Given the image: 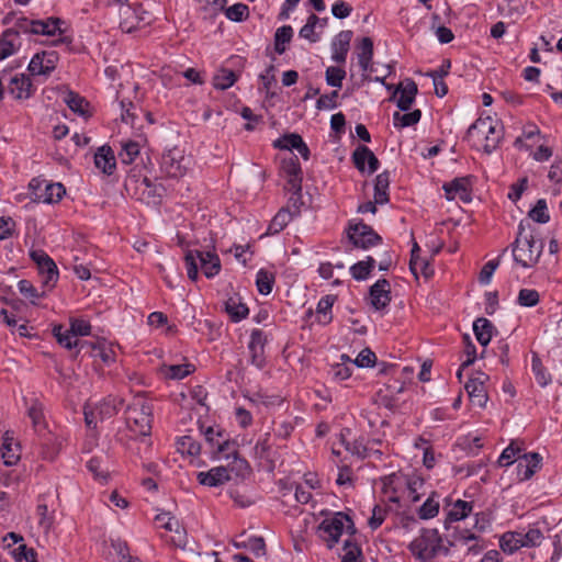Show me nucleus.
I'll list each match as a JSON object with an SVG mask.
<instances>
[{"mask_svg":"<svg viewBox=\"0 0 562 562\" xmlns=\"http://www.w3.org/2000/svg\"><path fill=\"white\" fill-rule=\"evenodd\" d=\"M153 408L142 396H135L125 409V424L127 432L121 435L119 440L128 449H132L131 441L138 438L149 437L151 434Z\"/></svg>","mask_w":562,"mask_h":562,"instance_id":"f257e3e1","label":"nucleus"},{"mask_svg":"<svg viewBox=\"0 0 562 562\" xmlns=\"http://www.w3.org/2000/svg\"><path fill=\"white\" fill-rule=\"evenodd\" d=\"M542 250L543 240L539 237L536 227L528 220H521L513 245L515 261L524 267H530L538 261Z\"/></svg>","mask_w":562,"mask_h":562,"instance_id":"f03ea898","label":"nucleus"},{"mask_svg":"<svg viewBox=\"0 0 562 562\" xmlns=\"http://www.w3.org/2000/svg\"><path fill=\"white\" fill-rule=\"evenodd\" d=\"M188 278L195 281L199 271L207 278H214L221 271L222 265L218 255L214 250H189L184 256Z\"/></svg>","mask_w":562,"mask_h":562,"instance_id":"7ed1b4c3","label":"nucleus"},{"mask_svg":"<svg viewBox=\"0 0 562 562\" xmlns=\"http://www.w3.org/2000/svg\"><path fill=\"white\" fill-rule=\"evenodd\" d=\"M321 538L333 549L339 541L344 531L350 537L356 533V527L351 518L344 513H336L333 517L325 518L318 527Z\"/></svg>","mask_w":562,"mask_h":562,"instance_id":"20e7f679","label":"nucleus"},{"mask_svg":"<svg viewBox=\"0 0 562 562\" xmlns=\"http://www.w3.org/2000/svg\"><path fill=\"white\" fill-rule=\"evenodd\" d=\"M91 333V325L89 322L79 318L70 319V328L64 330L63 325H55L53 335L57 342L66 349L79 347L80 349L90 345L88 341H80L78 336H89Z\"/></svg>","mask_w":562,"mask_h":562,"instance_id":"39448f33","label":"nucleus"},{"mask_svg":"<svg viewBox=\"0 0 562 562\" xmlns=\"http://www.w3.org/2000/svg\"><path fill=\"white\" fill-rule=\"evenodd\" d=\"M502 126L498 128V122L493 121L492 117L477 119L468 130V136H484V151L491 154L495 150L502 139Z\"/></svg>","mask_w":562,"mask_h":562,"instance_id":"423d86ee","label":"nucleus"},{"mask_svg":"<svg viewBox=\"0 0 562 562\" xmlns=\"http://www.w3.org/2000/svg\"><path fill=\"white\" fill-rule=\"evenodd\" d=\"M123 400L115 396H108L93 407L90 404L85 406V422L89 428H95L99 420H104L117 414Z\"/></svg>","mask_w":562,"mask_h":562,"instance_id":"0eeeda50","label":"nucleus"},{"mask_svg":"<svg viewBox=\"0 0 562 562\" xmlns=\"http://www.w3.org/2000/svg\"><path fill=\"white\" fill-rule=\"evenodd\" d=\"M348 238L355 247L367 249L382 241L373 228L362 222L349 224Z\"/></svg>","mask_w":562,"mask_h":562,"instance_id":"6e6552de","label":"nucleus"},{"mask_svg":"<svg viewBox=\"0 0 562 562\" xmlns=\"http://www.w3.org/2000/svg\"><path fill=\"white\" fill-rule=\"evenodd\" d=\"M189 159L177 149H170L164 153L160 161L161 171L170 178H180L188 170Z\"/></svg>","mask_w":562,"mask_h":562,"instance_id":"1a4fd4ad","label":"nucleus"},{"mask_svg":"<svg viewBox=\"0 0 562 562\" xmlns=\"http://www.w3.org/2000/svg\"><path fill=\"white\" fill-rule=\"evenodd\" d=\"M437 540V529H423L419 537L415 538L408 546L412 554L422 562L434 559L431 543Z\"/></svg>","mask_w":562,"mask_h":562,"instance_id":"9d476101","label":"nucleus"},{"mask_svg":"<svg viewBox=\"0 0 562 562\" xmlns=\"http://www.w3.org/2000/svg\"><path fill=\"white\" fill-rule=\"evenodd\" d=\"M281 171L288 177V184L291 191L300 196L302 192V168L300 161L293 153L284 157L281 161Z\"/></svg>","mask_w":562,"mask_h":562,"instance_id":"9b49d317","label":"nucleus"},{"mask_svg":"<svg viewBox=\"0 0 562 562\" xmlns=\"http://www.w3.org/2000/svg\"><path fill=\"white\" fill-rule=\"evenodd\" d=\"M57 61H58L57 52L43 50L41 53H36L32 57L27 69L33 76L49 75L52 71L55 70Z\"/></svg>","mask_w":562,"mask_h":562,"instance_id":"f8f14e48","label":"nucleus"},{"mask_svg":"<svg viewBox=\"0 0 562 562\" xmlns=\"http://www.w3.org/2000/svg\"><path fill=\"white\" fill-rule=\"evenodd\" d=\"M418 88L413 79H406L405 82L400 83L392 93L390 101H396L400 111H408L415 101Z\"/></svg>","mask_w":562,"mask_h":562,"instance_id":"ddd939ff","label":"nucleus"},{"mask_svg":"<svg viewBox=\"0 0 562 562\" xmlns=\"http://www.w3.org/2000/svg\"><path fill=\"white\" fill-rule=\"evenodd\" d=\"M471 176L456 178L450 182H446L442 189L446 192L448 200H453L457 196L463 202L471 200Z\"/></svg>","mask_w":562,"mask_h":562,"instance_id":"4468645a","label":"nucleus"},{"mask_svg":"<svg viewBox=\"0 0 562 562\" xmlns=\"http://www.w3.org/2000/svg\"><path fill=\"white\" fill-rule=\"evenodd\" d=\"M485 380H488V376L481 373L480 376L470 378L464 385L470 400L479 407H484L488 398L484 386Z\"/></svg>","mask_w":562,"mask_h":562,"instance_id":"2eb2a0df","label":"nucleus"},{"mask_svg":"<svg viewBox=\"0 0 562 562\" xmlns=\"http://www.w3.org/2000/svg\"><path fill=\"white\" fill-rule=\"evenodd\" d=\"M31 258L36 263L40 274L45 276L46 281L58 279V268L44 250L31 251Z\"/></svg>","mask_w":562,"mask_h":562,"instance_id":"dca6fc26","label":"nucleus"},{"mask_svg":"<svg viewBox=\"0 0 562 562\" xmlns=\"http://www.w3.org/2000/svg\"><path fill=\"white\" fill-rule=\"evenodd\" d=\"M517 471L522 480H529L540 468L542 457L537 452L525 453L522 457L518 456Z\"/></svg>","mask_w":562,"mask_h":562,"instance_id":"f3484780","label":"nucleus"},{"mask_svg":"<svg viewBox=\"0 0 562 562\" xmlns=\"http://www.w3.org/2000/svg\"><path fill=\"white\" fill-rule=\"evenodd\" d=\"M352 31L346 30L339 32L331 43L333 55L331 58L337 64H344L350 47L352 38Z\"/></svg>","mask_w":562,"mask_h":562,"instance_id":"a211bd4d","label":"nucleus"},{"mask_svg":"<svg viewBox=\"0 0 562 562\" xmlns=\"http://www.w3.org/2000/svg\"><path fill=\"white\" fill-rule=\"evenodd\" d=\"M196 480L201 485L215 487L228 482L231 480V475L227 468L215 467L207 472H199Z\"/></svg>","mask_w":562,"mask_h":562,"instance_id":"6ab92c4d","label":"nucleus"},{"mask_svg":"<svg viewBox=\"0 0 562 562\" xmlns=\"http://www.w3.org/2000/svg\"><path fill=\"white\" fill-rule=\"evenodd\" d=\"M390 285L391 283H373L371 285L369 292V301L374 310L381 311L389 305L391 301Z\"/></svg>","mask_w":562,"mask_h":562,"instance_id":"aec40b11","label":"nucleus"},{"mask_svg":"<svg viewBox=\"0 0 562 562\" xmlns=\"http://www.w3.org/2000/svg\"><path fill=\"white\" fill-rule=\"evenodd\" d=\"M94 165L105 175H112L116 167L115 156L110 146H101L94 154Z\"/></svg>","mask_w":562,"mask_h":562,"instance_id":"412c9836","label":"nucleus"},{"mask_svg":"<svg viewBox=\"0 0 562 562\" xmlns=\"http://www.w3.org/2000/svg\"><path fill=\"white\" fill-rule=\"evenodd\" d=\"M9 92L18 100L30 98L32 94L31 79L24 74L14 76L10 80Z\"/></svg>","mask_w":562,"mask_h":562,"instance_id":"4be33fe9","label":"nucleus"},{"mask_svg":"<svg viewBox=\"0 0 562 562\" xmlns=\"http://www.w3.org/2000/svg\"><path fill=\"white\" fill-rule=\"evenodd\" d=\"M225 312L229 315L233 322H239L247 317L249 310L245 303L240 301L238 294L229 296L225 302Z\"/></svg>","mask_w":562,"mask_h":562,"instance_id":"5701e85b","label":"nucleus"},{"mask_svg":"<svg viewBox=\"0 0 562 562\" xmlns=\"http://www.w3.org/2000/svg\"><path fill=\"white\" fill-rule=\"evenodd\" d=\"M473 509V505L470 502H465L462 499H458L453 507L449 510L447 514L446 520H445V528L449 529L450 524L454 521H460L464 518H467Z\"/></svg>","mask_w":562,"mask_h":562,"instance_id":"b1692460","label":"nucleus"},{"mask_svg":"<svg viewBox=\"0 0 562 562\" xmlns=\"http://www.w3.org/2000/svg\"><path fill=\"white\" fill-rule=\"evenodd\" d=\"M494 325L484 317H479L473 323V331L476 340L486 347L493 337Z\"/></svg>","mask_w":562,"mask_h":562,"instance_id":"393cba45","label":"nucleus"},{"mask_svg":"<svg viewBox=\"0 0 562 562\" xmlns=\"http://www.w3.org/2000/svg\"><path fill=\"white\" fill-rule=\"evenodd\" d=\"M45 189L43 193H35L36 198L42 200L45 203H57L63 196L66 194L65 187L60 183H47L45 180Z\"/></svg>","mask_w":562,"mask_h":562,"instance_id":"a878e982","label":"nucleus"},{"mask_svg":"<svg viewBox=\"0 0 562 562\" xmlns=\"http://www.w3.org/2000/svg\"><path fill=\"white\" fill-rule=\"evenodd\" d=\"M390 172L387 170L379 173L374 181L375 203L385 204L389 202Z\"/></svg>","mask_w":562,"mask_h":562,"instance_id":"bb28decb","label":"nucleus"},{"mask_svg":"<svg viewBox=\"0 0 562 562\" xmlns=\"http://www.w3.org/2000/svg\"><path fill=\"white\" fill-rule=\"evenodd\" d=\"M14 34L13 31L8 29L2 33L0 38V60L13 55L20 48L21 43Z\"/></svg>","mask_w":562,"mask_h":562,"instance_id":"cd10ccee","label":"nucleus"},{"mask_svg":"<svg viewBox=\"0 0 562 562\" xmlns=\"http://www.w3.org/2000/svg\"><path fill=\"white\" fill-rule=\"evenodd\" d=\"M27 416L31 418L33 428L36 432L41 434L46 428L44 406L38 400H32L31 405L27 408Z\"/></svg>","mask_w":562,"mask_h":562,"instance_id":"c85d7f7f","label":"nucleus"},{"mask_svg":"<svg viewBox=\"0 0 562 562\" xmlns=\"http://www.w3.org/2000/svg\"><path fill=\"white\" fill-rule=\"evenodd\" d=\"M87 347H91V356L93 358H100L104 364L109 366L115 361V352L113 350V347L111 345H108L104 339L98 341L97 344L90 342V345H88Z\"/></svg>","mask_w":562,"mask_h":562,"instance_id":"c756f323","label":"nucleus"},{"mask_svg":"<svg viewBox=\"0 0 562 562\" xmlns=\"http://www.w3.org/2000/svg\"><path fill=\"white\" fill-rule=\"evenodd\" d=\"M213 458H221L224 457L225 459H229L233 457L235 460L238 457V451L236 449L235 441H232L227 434H224V437L222 440L216 439V449L213 450Z\"/></svg>","mask_w":562,"mask_h":562,"instance_id":"7c9ffc66","label":"nucleus"},{"mask_svg":"<svg viewBox=\"0 0 562 562\" xmlns=\"http://www.w3.org/2000/svg\"><path fill=\"white\" fill-rule=\"evenodd\" d=\"M63 21L59 18H48L46 20H36L35 35L54 36L57 32L61 34L60 24Z\"/></svg>","mask_w":562,"mask_h":562,"instance_id":"2f4dec72","label":"nucleus"},{"mask_svg":"<svg viewBox=\"0 0 562 562\" xmlns=\"http://www.w3.org/2000/svg\"><path fill=\"white\" fill-rule=\"evenodd\" d=\"M161 373L167 379L171 380H182L192 372H194L195 367L191 363L183 364H171V366H162Z\"/></svg>","mask_w":562,"mask_h":562,"instance_id":"473e14b6","label":"nucleus"},{"mask_svg":"<svg viewBox=\"0 0 562 562\" xmlns=\"http://www.w3.org/2000/svg\"><path fill=\"white\" fill-rule=\"evenodd\" d=\"M499 547L506 553H514L524 547L521 542L520 531H507L499 539Z\"/></svg>","mask_w":562,"mask_h":562,"instance_id":"72a5a7b5","label":"nucleus"},{"mask_svg":"<svg viewBox=\"0 0 562 562\" xmlns=\"http://www.w3.org/2000/svg\"><path fill=\"white\" fill-rule=\"evenodd\" d=\"M292 217L293 214L288 209L282 207L279 210L268 226L267 235H276L280 233L289 224Z\"/></svg>","mask_w":562,"mask_h":562,"instance_id":"f704fd0d","label":"nucleus"},{"mask_svg":"<svg viewBox=\"0 0 562 562\" xmlns=\"http://www.w3.org/2000/svg\"><path fill=\"white\" fill-rule=\"evenodd\" d=\"M238 79V75L227 68H221L213 77V86L218 90H226L232 87Z\"/></svg>","mask_w":562,"mask_h":562,"instance_id":"c9c22d12","label":"nucleus"},{"mask_svg":"<svg viewBox=\"0 0 562 562\" xmlns=\"http://www.w3.org/2000/svg\"><path fill=\"white\" fill-rule=\"evenodd\" d=\"M64 101L72 112L81 116H85L87 114V108L89 103L83 97L79 95L78 93L74 91H68L64 98Z\"/></svg>","mask_w":562,"mask_h":562,"instance_id":"e433bc0d","label":"nucleus"},{"mask_svg":"<svg viewBox=\"0 0 562 562\" xmlns=\"http://www.w3.org/2000/svg\"><path fill=\"white\" fill-rule=\"evenodd\" d=\"M374 265L375 260L372 257H367L366 260L352 265L349 270L353 279L361 281L369 278Z\"/></svg>","mask_w":562,"mask_h":562,"instance_id":"4c0bfd02","label":"nucleus"},{"mask_svg":"<svg viewBox=\"0 0 562 562\" xmlns=\"http://www.w3.org/2000/svg\"><path fill=\"white\" fill-rule=\"evenodd\" d=\"M420 117L422 111L418 109L404 114L395 112L393 114V123L395 127L403 128L417 124L420 121Z\"/></svg>","mask_w":562,"mask_h":562,"instance_id":"58836bf2","label":"nucleus"},{"mask_svg":"<svg viewBox=\"0 0 562 562\" xmlns=\"http://www.w3.org/2000/svg\"><path fill=\"white\" fill-rule=\"evenodd\" d=\"M527 220L529 222L531 220L540 224H546L550 221V214L548 212V205L544 199H539L537 201L536 205L528 212Z\"/></svg>","mask_w":562,"mask_h":562,"instance_id":"ea45409f","label":"nucleus"},{"mask_svg":"<svg viewBox=\"0 0 562 562\" xmlns=\"http://www.w3.org/2000/svg\"><path fill=\"white\" fill-rule=\"evenodd\" d=\"M345 554L341 558V562H362L361 548L355 542L351 537L344 541Z\"/></svg>","mask_w":562,"mask_h":562,"instance_id":"a19ab883","label":"nucleus"},{"mask_svg":"<svg viewBox=\"0 0 562 562\" xmlns=\"http://www.w3.org/2000/svg\"><path fill=\"white\" fill-rule=\"evenodd\" d=\"M293 36V29L290 25L279 27L274 34V49L278 54L285 52L284 44L290 43Z\"/></svg>","mask_w":562,"mask_h":562,"instance_id":"79ce46f5","label":"nucleus"},{"mask_svg":"<svg viewBox=\"0 0 562 562\" xmlns=\"http://www.w3.org/2000/svg\"><path fill=\"white\" fill-rule=\"evenodd\" d=\"M36 513L40 517L38 525L45 533H48L54 526V510L49 512L44 503H38Z\"/></svg>","mask_w":562,"mask_h":562,"instance_id":"37998d69","label":"nucleus"},{"mask_svg":"<svg viewBox=\"0 0 562 562\" xmlns=\"http://www.w3.org/2000/svg\"><path fill=\"white\" fill-rule=\"evenodd\" d=\"M321 19L316 14H311L307 22L301 27L299 34L301 37L308 40L311 43H316L319 36L315 33V27Z\"/></svg>","mask_w":562,"mask_h":562,"instance_id":"c03bdc74","label":"nucleus"},{"mask_svg":"<svg viewBox=\"0 0 562 562\" xmlns=\"http://www.w3.org/2000/svg\"><path fill=\"white\" fill-rule=\"evenodd\" d=\"M139 155V145L136 142H127L122 146V150L119 153V158L122 164L130 165Z\"/></svg>","mask_w":562,"mask_h":562,"instance_id":"a18cd8bd","label":"nucleus"},{"mask_svg":"<svg viewBox=\"0 0 562 562\" xmlns=\"http://www.w3.org/2000/svg\"><path fill=\"white\" fill-rule=\"evenodd\" d=\"M35 22L36 20H30L25 16H21L16 19L14 25L8 30L13 31L15 33L14 36L19 38L20 34H34L33 30H35Z\"/></svg>","mask_w":562,"mask_h":562,"instance_id":"49530a36","label":"nucleus"},{"mask_svg":"<svg viewBox=\"0 0 562 562\" xmlns=\"http://www.w3.org/2000/svg\"><path fill=\"white\" fill-rule=\"evenodd\" d=\"M463 338H464V342H465L464 353L467 355V360L462 362L460 369L457 372V376L459 380H461V378H462V370L464 368L473 364L476 359V348H475L474 344L471 341L470 336L464 335Z\"/></svg>","mask_w":562,"mask_h":562,"instance_id":"de8ad7c7","label":"nucleus"},{"mask_svg":"<svg viewBox=\"0 0 562 562\" xmlns=\"http://www.w3.org/2000/svg\"><path fill=\"white\" fill-rule=\"evenodd\" d=\"M303 138L301 135L292 133L282 136L281 138L274 142V147L280 149H288L292 153L301 143Z\"/></svg>","mask_w":562,"mask_h":562,"instance_id":"09e8293b","label":"nucleus"},{"mask_svg":"<svg viewBox=\"0 0 562 562\" xmlns=\"http://www.w3.org/2000/svg\"><path fill=\"white\" fill-rule=\"evenodd\" d=\"M178 450L189 456H198L201 451V446L191 436H182L178 440Z\"/></svg>","mask_w":562,"mask_h":562,"instance_id":"8fccbe9b","label":"nucleus"},{"mask_svg":"<svg viewBox=\"0 0 562 562\" xmlns=\"http://www.w3.org/2000/svg\"><path fill=\"white\" fill-rule=\"evenodd\" d=\"M371 149L364 145H359L352 153L351 160L355 167L360 171L364 172L366 161L371 154Z\"/></svg>","mask_w":562,"mask_h":562,"instance_id":"3c124183","label":"nucleus"},{"mask_svg":"<svg viewBox=\"0 0 562 562\" xmlns=\"http://www.w3.org/2000/svg\"><path fill=\"white\" fill-rule=\"evenodd\" d=\"M346 71L340 67L330 66L326 69V82L330 87L341 88Z\"/></svg>","mask_w":562,"mask_h":562,"instance_id":"603ef678","label":"nucleus"},{"mask_svg":"<svg viewBox=\"0 0 562 562\" xmlns=\"http://www.w3.org/2000/svg\"><path fill=\"white\" fill-rule=\"evenodd\" d=\"M539 293L532 289H521L518 294L517 302L525 307H532L539 302Z\"/></svg>","mask_w":562,"mask_h":562,"instance_id":"864d4df0","label":"nucleus"},{"mask_svg":"<svg viewBox=\"0 0 562 562\" xmlns=\"http://www.w3.org/2000/svg\"><path fill=\"white\" fill-rule=\"evenodd\" d=\"M439 513V503L434 501L432 496L428 497L426 502L418 509V516L422 519H430Z\"/></svg>","mask_w":562,"mask_h":562,"instance_id":"5fc2aeb1","label":"nucleus"},{"mask_svg":"<svg viewBox=\"0 0 562 562\" xmlns=\"http://www.w3.org/2000/svg\"><path fill=\"white\" fill-rule=\"evenodd\" d=\"M531 368H532V372L536 375L537 382L541 386H546L548 384V382H549V376L547 375L546 369H544V367L542 364V361L538 357L537 353H533V356H532Z\"/></svg>","mask_w":562,"mask_h":562,"instance_id":"6e6d98bb","label":"nucleus"},{"mask_svg":"<svg viewBox=\"0 0 562 562\" xmlns=\"http://www.w3.org/2000/svg\"><path fill=\"white\" fill-rule=\"evenodd\" d=\"M243 546L249 549L256 558L266 555V542L262 537H250Z\"/></svg>","mask_w":562,"mask_h":562,"instance_id":"4d7b16f0","label":"nucleus"},{"mask_svg":"<svg viewBox=\"0 0 562 562\" xmlns=\"http://www.w3.org/2000/svg\"><path fill=\"white\" fill-rule=\"evenodd\" d=\"M520 538L524 547H536L541 543L543 535L539 529L530 528L527 532L520 531Z\"/></svg>","mask_w":562,"mask_h":562,"instance_id":"13d9d810","label":"nucleus"},{"mask_svg":"<svg viewBox=\"0 0 562 562\" xmlns=\"http://www.w3.org/2000/svg\"><path fill=\"white\" fill-rule=\"evenodd\" d=\"M13 555L15 562H37L35 550L32 548H27L25 544H20L13 551Z\"/></svg>","mask_w":562,"mask_h":562,"instance_id":"bf43d9fd","label":"nucleus"},{"mask_svg":"<svg viewBox=\"0 0 562 562\" xmlns=\"http://www.w3.org/2000/svg\"><path fill=\"white\" fill-rule=\"evenodd\" d=\"M225 14L227 19L240 22L248 15V7L244 3H236L227 8Z\"/></svg>","mask_w":562,"mask_h":562,"instance_id":"052dcab7","label":"nucleus"},{"mask_svg":"<svg viewBox=\"0 0 562 562\" xmlns=\"http://www.w3.org/2000/svg\"><path fill=\"white\" fill-rule=\"evenodd\" d=\"M376 356L369 348H364L360 351L353 363L359 368H370L375 364Z\"/></svg>","mask_w":562,"mask_h":562,"instance_id":"680f3d73","label":"nucleus"},{"mask_svg":"<svg viewBox=\"0 0 562 562\" xmlns=\"http://www.w3.org/2000/svg\"><path fill=\"white\" fill-rule=\"evenodd\" d=\"M18 286L21 294L33 304L44 294V290L38 291L33 283H18Z\"/></svg>","mask_w":562,"mask_h":562,"instance_id":"e2e57ef3","label":"nucleus"},{"mask_svg":"<svg viewBox=\"0 0 562 562\" xmlns=\"http://www.w3.org/2000/svg\"><path fill=\"white\" fill-rule=\"evenodd\" d=\"M340 441L345 446L346 450L350 451L352 454H356L360 458H366L367 448L363 445L362 440H355L353 442H349L346 440L345 435H340Z\"/></svg>","mask_w":562,"mask_h":562,"instance_id":"0e129e2a","label":"nucleus"},{"mask_svg":"<svg viewBox=\"0 0 562 562\" xmlns=\"http://www.w3.org/2000/svg\"><path fill=\"white\" fill-rule=\"evenodd\" d=\"M155 521L159 524V526L168 531H178L179 522L175 517L170 515V513H161L156 515Z\"/></svg>","mask_w":562,"mask_h":562,"instance_id":"69168bd1","label":"nucleus"},{"mask_svg":"<svg viewBox=\"0 0 562 562\" xmlns=\"http://www.w3.org/2000/svg\"><path fill=\"white\" fill-rule=\"evenodd\" d=\"M225 431L222 430L221 428H214L211 426L203 430L205 441L209 443L211 448V454H213V450L216 449V439L222 440Z\"/></svg>","mask_w":562,"mask_h":562,"instance_id":"338daca9","label":"nucleus"},{"mask_svg":"<svg viewBox=\"0 0 562 562\" xmlns=\"http://www.w3.org/2000/svg\"><path fill=\"white\" fill-rule=\"evenodd\" d=\"M520 452L519 448H515L514 443H510L507 448H505L498 458V464L501 467H508L514 462V459L518 457Z\"/></svg>","mask_w":562,"mask_h":562,"instance_id":"774afa93","label":"nucleus"}]
</instances>
